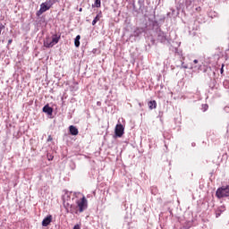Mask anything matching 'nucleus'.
I'll return each instance as SVG.
<instances>
[{
	"label": "nucleus",
	"mask_w": 229,
	"mask_h": 229,
	"mask_svg": "<svg viewBox=\"0 0 229 229\" xmlns=\"http://www.w3.org/2000/svg\"><path fill=\"white\" fill-rule=\"evenodd\" d=\"M63 205L67 214H81L89 208V200L81 192L65 191L63 195Z\"/></svg>",
	"instance_id": "obj_1"
},
{
	"label": "nucleus",
	"mask_w": 229,
	"mask_h": 229,
	"mask_svg": "<svg viewBox=\"0 0 229 229\" xmlns=\"http://www.w3.org/2000/svg\"><path fill=\"white\" fill-rule=\"evenodd\" d=\"M216 196L218 199H221L222 198H229V185L218 188L216 191Z\"/></svg>",
	"instance_id": "obj_2"
},
{
	"label": "nucleus",
	"mask_w": 229,
	"mask_h": 229,
	"mask_svg": "<svg viewBox=\"0 0 229 229\" xmlns=\"http://www.w3.org/2000/svg\"><path fill=\"white\" fill-rule=\"evenodd\" d=\"M157 40L158 42H161V44H167V42H170L171 39L167 37V34L162 30H159L157 31Z\"/></svg>",
	"instance_id": "obj_3"
},
{
	"label": "nucleus",
	"mask_w": 229,
	"mask_h": 229,
	"mask_svg": "<svg viewBox=\"0 0 229 229\" xmlns=\"http://www.w3.org/2000/svg\"><path fill=\"white\" fill-rule=\"evenodd\" d=\"M55 3V0H47L45 3H42L40 4L41 12H47Z\"/></svg>",
	"instance_id": "obj_4"
},
{
	"label": "nucleus",
	"mask_w": 229,
	"mask_h": 229,
	"mask_svg": "<svg viewBox=\"0 0 229 229\" xmlns=\"http://www.w3.org/2000/svg\"><path fill=\"white\" fill-rule=\"evenodd\" d=\"M114 134L116 135V137H123V135H124V127L123 126V124H116L114 129Z\"/></svg>",
	"instance_id": "obj_5"
},
{
	"label": "nucleus",
	"mask_w": 229,
	"mask_h": 229,
	"mask_svg": "<svg viewBox=\"0 0 229 229\" xmlns=\"http://www.w3.org/2000/svg\"><path fill=\"white\" fill-rule=\"evenodd\" d=\"M53 221V216H47L42 221V226H49Z\"/></svg>",
	"instance_id": "obj_6"
},
{
	"label": "nucleus",
	"mask_w": 229,
	"mask_h": 229,
	"mask_svg": "<svg viewBox=\"0 0 229 229\" xmlns=\"http://www.w3.org/2000/svg\"><path fill=\"white\" fill-rule=\"evenodd\" d=\"M43 112H45V114H47V115H53V108L49 106H45L43 107Z\"/></svg>",
	"instance_id": "obj_7"
},
{
	"label": "nucleus",
	"mask_w": 229,
	"mask_h": 229,
	"mask_svg": "<svg viewBox=\"0 0 229 229\" xmlns=\"http://www.w3.org/2000/svg\"><path fill=\"white\" fill-rule=\"evenodd\" d=\"M51 42H52L53 46H56V44H58V42H60V36L53 35Z\"/></svg>",
	"instance_id": "obj_8"
},
{
	"label": "nucleus",
	"mask_w": 229,
	"mask_h": 229,
	"mask_svg": "<svg viewBox=\"0 0 229 229\" xmlns=\"http://www.w3.org/2000/svg\"><path fill=\"white\" fill-rule=\"evenodd\" d=\"M69 130H70L71 135H78V133H79L78 128H76V126H74V125H71L69 127Z\"/></svg>",
	"instance_id": "obj_9"
},
{
	"label": "nucleus",
	"mask_w": 229,
	"mask_h": 229,
	"mask_svg": "<svg viewBox=\"0 0 229 229\" xmlns=\"http://www.w3.org/2000/svg\"><path fill=\"white\" fill-rule=\"evenodd\" d=\"M148 108L150 110H154V108H157V101L152 100L148 102Z\"/></svg>",
	"instance_id": "obj_10"
},
{
	"label": "nucleus",
	"mask_w": 229,
	"mask_h": 229,
	"mask_svg": "<svg viewBox=\"0 0 229 229\" xmlns=\"http://www.w3.org/2000/svg\"><path fill=\"white\" fill-rule=\"evenodd\" d=\"M44 46H45V47H54L52 41H50L49 39H47L44 41Z\"/></svg>",
	"instance_id": "obj_11"
},
{
	"label": "nucleus",
	"mask_w": 229,
	"mask_h": 229,
	"mask_svg": "<svg viewBox=\"0 0 229 229\" xmlns=\"http://www.w3.org/2000/svg\"><path fill=\"white\" fill-rule=\"evenodd\" d=\"M81 38V37L80 35H77L75 39H74V46L75 47H78L80 46V39Z\"/></svg>",
	"instance_id": "obj_12"
},
{
	"label": "nucleus",
	"mask_w": 229,
	"mask_h": 229,
	"mask_svg": "<svg viewBox=\"0 0 229 229\" xmlns=\"http://www.w3.org/2000/svg\"><path fill=\"white\" fill-rule=\"evenodd\" d=\"M151 191V194H153L154 196H157V194H158V188H157L156 186H152L150 188Z\"/></svg>",
	"instance_id": "obj_13"
},
{
	"label": "nucleus",
	"mask_w": 229,
	"mask_h": 229,
	"mask_svg": "<svg viewBox=\"0 0 229 229\" xmlns=\"http://www.w3.org/2000/svg\"><path fill=\"white\" fill-rule=\"evenodd\" d=\"M98 21H99V15H97L92 21V26H96Z\"/></svg>",
	"instance_id": "obj_14"
},
{
	"label": "nucleus",
	"mask_w": 229,
	"mask_h": 229,
	"mask_svg": "<svg viewBox=\"0 0 229 229\" xmlns=\"http://www.w3.org/2000/svg\"><path fill=\"white\" fill-rule=\"evenodd\" d=\"M95 6L96 8H101V0H96Z\"/></svg>",
	"instance_id": "obj_15"
},
{
	"label": "nucleus",
	"mask_w": 229,
	"mask_h": 229,
	"mask_svg": "<svg viewBox=\"0 0 229 229\" xmlns=\"http://www.w3.org/2000/svg\"><path fill=\"white\" fill-rule=\"evenodd\" d=\"M45 13V11H42V8L40 7V9L37 13V15L38 16L42 15V13Z\"/></svg>",
	"instance_id": "obj_16"
},
{
	"label": "nucleus",
	"mask_w": 229,
	"mask_h": 229,
	"mask_svg": "<svg viewBox=\"0 0 229 229\" xmlns=\"http://www.w3.org/2000/svg\"><path fill=\"white\" fill-rule=\"evenodd\" d=\"M185 63L182 62L181 69H189V66L184 64Z\"/></svg>",
	"instance_id": "obj_17"
},
{
	"label": "nucleus",
	"mask_w": 229,
	"mask_h": 229,
	"mask_svg": "<svg viewBox=\"0 0 229 229\" xmlns=\"http://www.w3.org/2000/svg\"><path fill=\"white\" fill-rule=\"evenodd\" d=\"M202 108L204 112H207L208 110V105H202Z\"/></svg>",
	"instance_id": "obj_18"
},
{
	"label": "nucleus",
	"mask_w": 229,
	"mask_h": 229,
	"mask_svg": "<svg viewBox=\"0 0 229 229\" xmlns=\"http://www.w3.org/2000/svg\"><path fill=\"white\" fill-rule=\"evenodd\" d=\"M199 67H201V65L191 64V69H199Z\"/></svg>",
	"instance_id": "obj_19"
},
{
	"label": "nucleus",
	"mask_w": 229,
	"mask_h": 229,
	"mask_svg": "<svg viewBox=\"0 0 229 229\" xmlns=\"http://www.w3.org/2000/svg\"><path fill=\"white\" fill-rule=\"evenodd\" d=\"M72 229H81V225L77 224V225H75L73 226Z\"/></svg>",
	"instance_id": "obj_20"
},
{
	"label": "nucleus",
	"mask_w": 229,
	"mask_h": 229,
	"mask_svg": "<svg viewBox=\"0 0 229 229\" xmlns=\"http://www.w3.org/2000/svg\"><path fill=\"white\" fill-rule=\"evenodd\" d=\"M224 67H225V64H222V67H221V69H220L221 74H223V72H225Z\"/></svg>",
	"instance_id": "obj_21"
},
{
	"label": "nucleus",
	"mask_w": 229,
	"mask_h": 229,
	"mask_svg": "<svg viewBox=\"0 0 229 229\" xmlns=\"http://www.w3.org/2000/svg\"><path fill=\"white\" fill-rule=\"evenodd\" d=\"M51 140H53V137L51 135H49L47 138V142H51Z\"/></svg>",
	"instance_id": "obj_22"
},
{
	"label": "nucleus",
	"mask_w": 229,
	"mask_h": 229,
	"mask_svg": "<svg viewBox=\"0 0 229 229\" xmlns=\"http://www.w3.org/2000/svg\"><path fill=\"white\" fill-rule=\"evenodd\" d=\"M190 228H191V226H182L180 229H190Z\"/></svg>",
	"instance_id": "obj_23"
},
{
	"label": "nucleus",
	"mask_w": 229,
	"mask_h": 229,
	"mask_svg": "<svg viewBox=\"0 0 229 229\" xmlns=\"http://www.w3.org/2000/svg\"><path fill=\"white\" fill-rule=\"evenodd\" d=\"M176 53L179 55V56H182V52H178V49H176Z\"/></svg>",
	"instance_id": "obj_24"
},
{
	"label": "nucleus",
	"mask_w": 229,
	"mask_h": 229,
	"mask_svg": "<svg viewBox=\"0 0 229 229\" xmlns=\"http://www.w3.org/2000/svg\"><path fill=\"white\" fill-rule=\"evenodd\" d=\"M199 61L198 59L193 60V64H198Z\"/></svg>",
	"instance_id": "obj_25"
},
{
	"label": "nucleus",
	"mask_w": 229,
	"mask_h": 229,
	"mask_svg": "<svg viewBox=\"0 0 229 229\" xmlns=\"http://www.w3.org/2000/svg\"><path fill=\"white\" fill-rule=\"evenodd\" d=\"M13 40L12 39H9L8 40V45L12 44Z\"/></svg>",
	"instance_id": "obj_26"
},
{
	"label": "nucleus",
	"mask_w": 229,
	"mask_h": 229,
	"mask_svg": "<svg viewBox=\"0 0 229 229\" xmlns=\"http://www.w3.org/2000/svg\"><path fill=\"white\" fill-rule=\"evenodd\" d=\"M81 10H82V9L81 8V9H80V12H81Z\"/></svg>",
	"instance_id": "obj_27"
},
{
	"label": "nucleus",
	"mask_w": 229,
	"mask_h": 229,
	"mask_svg": "<svg viewBox=\"0 0 229 229\" xmlns=\"http://www.w3.org/2000/svg\"><path fill=\"white\" fill-rule=\"evenodd\" d=\"M48 160H51V158H48Z\"/></svg>",
	"instance_id": "obj_28"
}]
</instances>
